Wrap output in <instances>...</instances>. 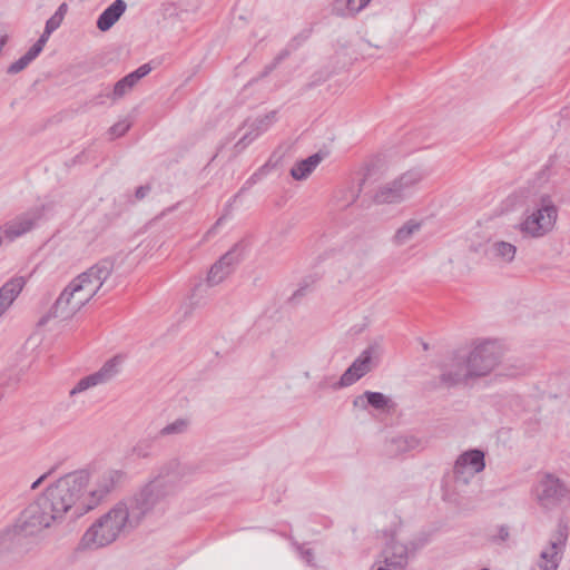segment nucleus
Here are the masks:
<instances>
[{"instance_id":"nucleus-1","label":"nucleus","mask_w":570,"mask_h":570,"mask_svg":"<svg viewBox=\"0 0 570 570\" xmlns=\"http://www.w3.org/2000/svg\"><path fill=\"white\" fill-rule=\"evenodd\" d=\"M57 521L48 503L39 497L20 513L14 524L0 531V561L24 556L32 549L35 538Z\"/></svg>"},{"instance_id":"nucleus-2","label":"nucleus","mask_w":570,"mask_h":570,"mask_svg":"<svg viewBox=\"0 0 570 570\" xmlns=\"http://www.w3.org/2000/svg\"><path fill=\"white\" fill-rule=\"evenodd\" d=\"M88 483L89 473L86 470L75 471L49 485L40 497L59 521L69 512L72 518H79L86 513L79 508L85 504L83 491Z\"/></svg>"},{"instance_id":"nucleus-3","label":"nucleus","mask_w":570,"mask_h":570,"mask_svg":"<svg viewBox=\"0 0 570 570\" xmlns=\"http://www.w3.org/2000/svg\"><path fill=\"white\" fill-rule=\"evenodd\" d=\"M138 527V522L121 500L92 523L82 535L81 543L88 549L104 548Z\"/></svg>"},{"instance_id":"nucleus-4","label":"nucleus","mask_w":570,"mask_h":570,"mask_svg":"<svg viewBox=\"0 0 570 570\" xmlns=\"http://www.w3.org/2000/svg\"><path fill=\"white\" fill-rule=\"evenodd\" d=\"M175 493L176 487L173 484L161 483L160 480L151 479L132 495L122 500L140 525L149 514L165 511L169 498Z\"/></svg>"},{"instance_id":"nucleus-5","label":"nucleus","mask_w":570,"mask_h":570,"mask_svg":"<svg viewBox=\"0 0 570 570\" xmlns=\"http://www.w3.org/2000/svg\"><path fill=\"white\" fill-rule=\"evenodd\" d=\"M557 218L558 208L553 200L549 195H542L532 210L524 212L517 228L525 238H541L553 229Z\"/></svg>"},{"instance_id":"nucleus-6","label":"nucleus","mask_w":570,"mask_h":570,"mask_svg":"<svg viewBox=\"0 0 570 570\" xmlns=\"http://www.w3.org/2000/svg\"><path fill=\"white\" fill-rule=\"evenodd\" d=\"M425 176L426 173L422 168H411L392 181L380 186L374 195V202L376 204H400L412 195Z\"/></svg>"},{"instance_id":"nucleus-7","label":"nucleus","mask_w":570,"mask_h":570,"mask_svg":"<svg viewBox=\"0 0 570 570\" xmlns=\"http://www.w3.org/2000/svg\"><path fill=\"white\" fill-rule=\"evenodd\" d=\"M534 497L538 504L552 510L564 501H570V489L558 476L546 473L537 483Z\"/></svg>"},{"instance_id":"nucleus-8","label":"nucleus","mask_w":570,"mask_h":570,"mask_svg":"<svg viewBox=\"0 0 570 570\" xmlns=\"http://www.w3.org/2000/svg\"><path fill=\"white\" fill-rule=\"evenodd\" d=\"M127 479L121 470H108L97 480L95 488L85 497V504L80 505L81 512H89L105 501L115 490L120 488Z\"/></svg>"},{"instance_id":"nucleus-9","label":"nucleus","mask_w":570,"mask_h":570,"mask_svg":"<svg viewBox=\"0 0 570 570\" xmlns=\"http://www.w3.org/2000/svg\"><path fill=\"white\" fill-rule=\"evenodd\" d=\"M466 357L474 376H485L499 364L502 357V347L497 341L487 340L475 345Z\"/></svg>"},{"instance_id":"nucleus-10","label":"nucleus","mask_w":570,"mask_h":570,"mask_svg":"<svg viewBox=\"0 0 570 570\" xmlns=\"http://www.w3.org/2000/svg\"><path fill=\"white\" fill-rule=\"evenodd\" d=\"M485 468L484 453L481 450L473 449L462 453L455 461L453 474L456 482L463 484Z\"/></svg>"},{"instance_id":"nucleus-11","label":"nucleus","mask_w":570,"mask_h":570,"mask_svg":"<svg viewBox=\"0 0 570 570\" xmlns=\"http://www.w3.org/2000/svg\"><path fill=\"white\" fill-rule=\"evenodd\" d=\"M115 267V258L106 257L100 259L94 266L88 268L86 272L79 274L75 282L78 284L81 282V286L95 289V295L101 289L104 283L111 275Z\"/></svg>"},{"instance_id":"nucleus-12","label":"nucleus","mask_w":570,"mask_h":570,"mask_svg":"<svg viewBox=\"0 0 570 570\" xmlns=\"http://www.w3.org/2000/svg\"><path fill=\"white\" fill-rule=\"evenodd\" d=\"M475 377L471 371V364L465 355L454 354L451 363L444 365L440 375V382L448 386H454Z\"/></svg>"},{"instance_id":"nucleus-13","label":"nucleus","mask_w":570,"mask_h":570,"mask_svg":"<svg viewBox=\"0 0 570 570\" xmlns=\"http://www.w3.org/2000/svg\"><path fill=\"white\" fill-rule=\"evenodd\" d=\"M119 364H120L119 357L115 356V357L110 358L102 365V367L99 371H97L88 376L82 377L70 390V395L81 393L90 387L109 382L112 377H115L118 374Z\"/></svg>"},{"instance_id":"nucleus-14","label":"nucleus","mask_w":570,"mask_h":570,"mask_svg":"<svg viewBox=\"0 0 570 570\" xmlns=\"http://www.w3.org/2000/svg\"><path fill=\"white\" fill-rule=\"evenodd\" d=\"M382 561L374 564V570H404L407 566V547L393 539L382 551Z\"/></svg>"},{"instance_id":"nucleus-15","label":"nucleus","mask_w":570,"mask_h":570,"mask_svg":"<svg viewBox=\"0 0 570 570\" xmlns=\"http://www.w3.org/2000/svg\"><path fill=\"white\" fill-rule=\"evenodd\" d=\"M41 216L42 208H33L22 213L3 226L4 236L9 239L22 236L33 228L36 222L39 220Z\"/></svg>"},{"instance_id":"nucleus-16","label":"nucleus","mask_w":570,"mask_h":570,"mask_svg":"<svg viewBox=\"0 0 570 570\" xmlns=\"http://www.w3.org/2000/svg\"><path fill=\"white\" fill-rule=\"evenodd\" d=\"M77 312H79L78 307L73 303V299L68 293V289L65 288L49 312L39 320V325L47 324L51 318L69 320Z\"/></svg>"},{"instance_id":"nucleus-17","label":"nucleus","mask_w":570,"mask_h":570,"mask_svg":"<svg viewBox=\"0 0 570 570\" xmlns=\"http://www.w3.org/2000/svg\"><path fill=\"white\" fill-rule=\"evenodd\" d=\"M26 285L22 276L12 277L0 287V316L11 306Z\"/></svg>"},{"instance_id":"nucleus-18","label":"nucleus","mask_w":570,"mask_h":570,"mask_svg":"<svg viewBox=\"0 0 570 570\" xmlns=\"http://www.w3.org/2000/svg\"><path fill=\"white\" fill-rule=\"evenodd\" d=\"M127 9V3L124 0H115L108 6L97 19V28L105 32L112 28V26L120 19Z\"/></svg>"},{"instance_id":"nucleus-19","label":"nucleus","mask_w":570,"mask_h":570,"mask_svg":"<svg viewBox=\"0 0 570 570\" xmlns=\"http://www.w3.org/2000/svg\"><path fill=\"white\" fill-rule=\"evenodd\" d=\"M183 466L179 460L170 459L163 463L153 480H160L161 483L173 484L177 488L178 481L183 478Z\"/></svg>"},{"instance_id":"nucleus-20","label":"nucleus","mask_w":570,"mask_h":570,"mask_svg":"<svg viewBox=\"0 0 570 570\" xmlns=\"http://www.w3.org/2000/svg\"><path fill=\"white\" fill-rule=\"evenodd\" d=\"M323 158H324V155L322 153H315V154L308 156L307 158L297 161L291 168V171H289L291 176L295 180L306 179L315 170V168L321 164Z\"/></svg>"},{"instance_id":"nucleus-21","label":"nucleus","mask_w":570,"mask_h":570,"mask_svg":"<svg viewBox=\"0 0 570 570\" xmlns=\"http://www.w3.org/2000/svg\"><path fill=\"white\" fill-rule=\"evenodd\" d=\"M390 402L391 400L381 392L365 391L354 399L353 405L362 410H366L367 406L375 410H384L389 406Z\"/></svg>"},{"instance_id":"nucleus-22","label":"nucleus","mask_w":570,"mask_h":570,"mask_svg":"<svg viewBox=\"0 0 570 570\" xmlns=\"http://www.w3.org/2000/svg\"><path fill=\"white\" fill-rule=\"evenodd\" d=\"M381 354L380 344L375 343L370 345L362 354L350 365L353 371H356L362 377L371 371V362L373 357H379Z\"/></svg>"},{"instance_id":"nucleus-23","label":"nucleus","mask_w":570,"mask_h":570,"mask_svg":"<svg viewBox=\"0 0 570 570\" xmlns=\"http://www.w3.org/2000/svg\"><path fill=\"white\" fill-rule=\"evenodd\" d=\"M487 253L491 255L492 258L500 259L504 263H511L515 257L517 247L504 240H495L489 246Z\"/></svg>"},{"instance_id":"nucleus-24","label":"nucleus","mask_w":570,"mask_h":570,"mask_svg":"<svg viewBox=\"0 0 570 570\" xmlns=\"http://www.w3.org/2000/svg\"><path fill=\"white\" fill-rule=\"evenodd\" d=\"M370 1L371 0H335L332 11L341 17L355 16L363 10Z\"/></svg>"},{"instance_id":"nucleus-25","label":"nucleus","mask_w":570,"mask_h":570,"mask_svg":"<svg viewBox=\"0 0 570 570\" xmlns=\"http://www.w3.org/2000/svg\"><path fill=\"white\" fill-rule=\"evenodd\" d=\"M66 288L79 311L95 296V289L88 288L87 286L83 287L81 286V282L78 284L73 279Z\"/></svg>"},{"instance_id":"nucleus-26","label":"nucleus","mask_w":570,"mask_h":570,"mask_svg":"<svg viewBox=\"0 0 570 570\" xmlns=\"http://www.w3.org/2000/svg\"><path fill=\"white\" fill-rule=\"evenodd\" d=\"M421 440L413 435H400L390 442V452L394 454L404 453L420 448Z\"/></svg>"},{"instance_id":"nucleus-27","label":"nucleus","mask_w":570,"mask_h":570,"mask_svg":"<svg viewBox=\"0 0 570 570\" xmlns=\"http://www.w3.org/2000/svg\"><path fill=\"white\" fill-rule=\"evenodd\" d=\"M421 229V223L414 219L407 220L404 225H402L393 236V243L395 245H404L406 244L415 233Z\"/></svg>"},{"instance_id":"nucleus-28","label":"nucleus","mask_w":570,"mask_h":570,"mask_svg":"<svg viewBox=\"0 0 570 570\" xmlns=\"http://www.w3.org/2000/svg\"><path fill=\"white\" fill-rule=\"evenodd\" d=\"M190 421L187 417H179L159 430L157 436H170L184 434L188 431Z\"/></svg>"},{"instance_id":"nucleus-29","label":"nucleus","mask_w":570,"mask_h":570,"mask_svg":"<svg viewBox=\"0 0 570 570\" xmlns=\"http://www.w3.org/2000/svg\"><path fill=\"white\" fill-rule=\"evenodd\" d=\"M157 436L140 439L131 449V454L138 459H148L153 454L154 444Z\"/></svg>"},{"instance_id":"nucleus-30","label":"nucleus","mask_w":570,"mask_h":570,"mask_svg":"<svg viewBox=\"0 0 570 570\" xmlns=\"http://www.w3.org/2000/svg\"><path fill=\"white\" fill-rule=\"evenodd\" d=\"M240 261L239 245H235L230 250L224 254L218 263L224 266L228 275L232 273L233 267Z\"/></svg>"},{"instance_id":"nucleus-31","label":"nucleus","mask_w":570,"mask_h":570,"mask_svg":"<svg viewBox=\"0 0 570 570\" xmlns=\"http://www.w3.org/2000/svg\"><path fill=\"white\" fill-rule=\"evenodd\" d=\"M36 58L37 56L32 51L28 50L21 58H19L17 61H14L8 67L7 73L16 75L22 71Z\"/></svg>"},{"instance_id":"nucleus-32","label":"nucleus","mask_w":570,"mask_h":570,"mask_svg":"<svg viewBox=\"0 0 570 570\" xmlns=\"http://www.w3.org/2000/svg\"><path fill=\"white\" fill-rule=\"evenodd\" d=\"M227 276L228 273L224 266L216 262L209 269L207 283L209 286H214L223 282Z\"/></svg>"},{"instance_id":"nucleus-33","label":"nucleus","mask_w":570,"mask_h":570,"mask_svg":"<svg viewBox=\"0 0 570 570\" xmlns=\"http://www.w3.org/2000/svg\"><path fill=\"white\" fill-rule=\"evenodd\" d=\"M362 376L357 374L356 371L352 370V366H348L347 370L342 374L341 379L337 382H335L332 386L335 390L346 387L354 384Z\"/></svg>"},{"instance_id":"nucleus-34","label":"nucleus","mask_w":570,"mask_h":570,"mask_svg":"<svg viewBox=\"0 0 570 570\" xmlns=\"http://www.w3.org/2000/svg\"><path fill=\"white\" fill-rule=\"evenodd\" d=\"M131 90V87L121 78L114 85V89L111 91H106V97L114 101L122 98Z\"/></svg>"},{"instance_id":"nucleus-35","label":"nucleus","mask_w":570,"mask_h":570,"mask_svg":"<svg viewBox=\"0 0 570 570\" xmlns=\"http://www.w3.org/2000/svg\"><path fill=\"white\" fill-rule=\"evenodd\" d=\"M275 117V112H269L265 115L264 117L256 118L254 121L249 124V127H253L255 132L261 135L262 132L266 131L269 125L273 122Z\"/></svg>"},{"instance_id":"nucleus-36","label":"nucleus","mask_w":570,"mask_h":570,"mask_svg":"<svg viewBox=\"0 0 570 570\" xmlns=\"http://www.w3.org/2000/svg\"><path fill=\"white\" fill-rule=\"evenodd\" d=\"M249 130L246 131L243 137L235 144V148L237 151H242L244 148H246L252 141H254L259 135L255 132L253 127H249Z\"/></svg>"},{"instance_id":"nucleus-37","label":"nucleus","mask_w":570,"mask_h":570,"mask_svg":"<svg viewBox=\"0 0 570 570\" xmlns=\"http://www.w3.org/2000/svg\"><path fill=\"white\" fill-rule=\"evenodd\" d=\"M249 130L246 131L243 137L235 144V148L237 151H242L244 148H246L252 141H254L259 135L255 132L253 127H249Z\"/></svg>"},{"instance_id":"nucleus-38","label":"nucleus","mask_w":570,"mask_h":570,"mask_svg":"<svg viewBox=\"0 0 570 570\" xmlns=\"http://www.w3.org/2000/svg\"><path fill=\"white\" fill-rule=\"evenodd\" d=\"M510 537V530L508 525H499L497 527V532L489 534V540L492 543H502L505 542Z\"/></svg>"},{"instance_id":"nucleus-39","label":"nucleus","mask_w":570,"mask_h":570,"mask_svg":"<svg viewBox=\"0 0 570 570\" xmlns=\"http://www.w3.org/2000/svg\"><path fill=\"white\" fill-rule=\"evenodd\" d=\"M50 35H47V29H45L43 33L40 36V38L31 46L29 49L32 51L37 57L42 51L46 42L48 41Z\"/></svg>"},{"instance_id":"nucleus-40","label":"nucleus","mask_w":570,"mask_h":570,"mask_svg":"<svg viewBox=\"0 0 570 570\" xmlns=\"http://www.w3.org/2000/svg\"><path fill=\"white\" fill-rule=\"evenodd\" d=\"M50 35H47V29H45L43 33L40 36V38L31 46L29 49L32 51L37 57L42 51L46 42L48 41Z\"/></svg>"},{"instance_id":"nucleus-41","label":"nucleus","mask_w":570,"mask_h":570,"mask_svg":"<svg viewBox=\"0 0 570 570\" xmlns=\"http://www.w3.org/2000/svg\"><path fill=\"white\" fill-rule=\"evenodd\" d=\"M130 128V124L127 121H119L110 127L109 131L114 137H120L125 135Z\"/></svg>"},{"instance_id":"nucleus-42","label":"nucleus","mask_w":570,"mask_h":570,"mask_svg":"<svg viewBox=\"0 0 570 570\" xmlns=\"http://www.w3.org/2000/svg\"><path fill=\"white\" fill-rule=\"evenodd\" d=\"M160 10L165 18L178 16V8L175 2H164L160 7Z\"/></svg>"},{"instance_id":"nucleus-43","label":"nucleus","mask_w":570,"mask_h":570,"mask_svg":"<svg viewBox=\"0 0 570 570\" xmlns=\"http://www.w3.org/2000/svg\"><path fill=\"white\" fill-rule=\"evenodd\" d=\"M61 22H62V20H61L60 13L53 14L52 17H50L47 20L46 27H45V29H47V35H51L55 30H57L60 27Z\"/></svg>"},{"instance_id":"nucleus-44","label":"nucleus","mask_w":570,"mask_h":570,"mask_svg":"<svg viewBox=\"0 0 570 570\" xmlns=\"http://www.w3.org/2000/svg\"><path fill=\"white\" fill-rule=\"evenodd\" d=\"M151 71V67L149 63H144L138 67L131 75L139 81L141 78L146 77Z\"/></svg>"},{"instance_id":"nucleus-45","label":"nucleus","mask_w":570,"mask_h":570,"mask_svg":"<svg viewBox=\"0 0 570 570\" xmlns=\"http://www.w3.org/2000/svg\"><path fill=\"white\" fill-rule=\"evenodd\" d=\"M151 190V186L149 184L139 186L136 189L135 198L136 200H142Z\"/></svg>"},{"instance_id":"nucleus-46","label":"nucleus","mask_w":570,"mask_h":570,"mask_svg":"<svg viewBox=\"0 0 570 570\" xmlns=\"http://www.w3.org/2000/svg\"><path fill=\"white\" fill-rule=\"evenodd\" d=\"M106 91H110L109 88H105L102 89L98 95H96L92 99H91V102L96 106L98 105H102L105 102V98L106 97Z\"/></svg>"},{"instance_id":"nucleus-47","label":"nucleus","mask_w":570,"mask_h":570,"mask_svg":"<svg viewBox=\"0 0 570 570\" xmlns=\"http://www.w3.org/2000/svg\"><path fill=\"white\" fill-rule=\"evenodd\" d=\"M52 470L43 473L42 475H40L32 484H31V490H36L37 488L40 487V484H42V482L50 475Z\"/></svg>"},{"instance_id":"nucleus-48","label":"nucleus","mask_w":570,"mask_h":570,"mask_svg":"<svg viewBox=\"0 0 570 570\" xmlns=\"http://www.w3.org/2000/svg\"><path fill=\"white\" fill-rule=\"evenodd\" d=\"M291 55L289 49H283L274 59V61L279 65L284 59H286Z\"/></svg>"},{"instance_id":"nucleus-49","label":"nucleus","mask_w":570,"mask_h":570,"mask_svg":"<svg viewBox=\"0 0 570 570\" xmlns=\"http://www.w3.org/2000/svg\"><path fill=\"white\" fill-rule=\"evenodd\" d=\"M307 284L299 286V288L293 293L291 299L296 301L297 298L302 297L305 294V289L307 288Z\"/></svg>"},{"instance_id":"nucleus-50","label":"nucleus","mask_w":570,"mask_h":570,"mask_svg":"<svg viewBox=\"0 0 570 570\" xmlns=\"http://www.w3.org/2000/svg\"><path fill=\"white\" fill-rule=\"evenodd\" d=\"M299 551L303 556V558L308 562L311 563L312 562V559H313V551L311 549H303L302 547H299Z\"/></svg>"},{"instance_id":"nucleus-51","label":"nucleus","mask_w":570,"mask_h":570,"mask_svg":"<svg viewBox=\"0 0 570 570\" xmlns=\"http://www.w3.org/2000/svg\"><path fill=\"white\" fill-rule=\"evenodd\" d=\"M124 80L129 85V87H131V89L138 82L137 79L131 75V72L125 76Z\"/></svg>"},{"instance_id":"nucleus-52","label":"nucleus","mask_w":570,"mask_h":570,"mask_svg":"<svg viewBox=\"0 0 570 570\" xmlns=\"http://www.w3.org/2000/svg\"><path fill=\"white\" fill-rule=\"evenodd\" d=\"M550 567V561L549 560H543L541 559L538 563H537V568L534 570H544L546 568L549 569Z\"/></svg>"},{"instance_id":"nucleus-53","label":"nucleus","mask_w":570,"mask_h":570,"mask_svg":"<svg viewBox=\"0 0 570 570\" xmlns=\"http://www.w3.org/2000/svg\"><path fill=\"white\" fill-rule=\"evenodd\" d=\"M278 65L273 61L272 63L267 65L264 69L263 77L267 76L269 72H272Z\"/></svg>"},{"instance_id":"nucleus-54","label":"nucleus","mask_w":570,"mask_h":570,"mask_svg":"<svg viewBox=\"0 0 570 570\" xmlns=\"http://www.w3.org/2000/svg\"><path fill=\"white\" fill-rule=\"evenodd\" d=\"M67 3H61L58 8V10L55 12V14H59L61 17V20H63L65 13L67 12Z\"/></svg>"},{"instance_id":"nucleus-55","label":"nucleus","mask_w":570,"mask_h":570,"mask_svg":"<svg viewBox=\"0 0 570 570\" xmlns=\"http://www.w3.org/2000/svg\"><path fill=\"white\" fill-rule=\"evenodd\" d=\"M318 387H320L321 390L326 389V387H327V380H326V379H324L323 381H321V382L318 383Z\"/></svg>"},{"instance_id":"nucleus-56","label":"nucleus","mask_w":570,"mask_h":570,"mask_svg":"<svg viewBox=\"0 0 570 570\" xmlns=\"http://www.w3.org/2000/svg\"><path fill=\"white\" fill-rule=\"evenodd\" d=\"M257 176H258V174H257V173H256V174H254V175L248 179L247 184H252V183H254V181L256 180V177H257Z\"/></svg>"},{"instance_id":"nucleus-57","label":"nucleus","mask_w":570,"mask_h":570,"mask_svg":"<svg viewBox=\"0 0 570 570\" xmlns=\"http://www.w3.org/2000/svg\"><path fill=\"white\" fill-rule=\"evenodd\" d=\"M269 163L265 164L264 166H262V168L259 169V171H264L267 167H268Z\"/></svg>"},{"instance_id":"nucleus-58","label":"nucleus","mask_w":570,"mask_h":570,"mask_svg":"<svg viewBox=\"0 0 570 570\" xmlns=\"http://www.w3.org/2000/svg\"><path fill=\"white\" fill-rule=\"evenodd\" d=\"M305 377L308 379L309 377V373L308 372H305Z\"/></svg>"},{"instance_id":"nucleus-59","label":"nucleus","mask_w":570,"mask_h":570,"mask_svg":"<svg viewBox=\"0 0 570 570\" xmlns=\"http://www.w3.org/2000/svg\"><path fill=\"white\" fill-rule=\"evenodd\" d=\"M481 570H490V569H488V568H483V569H481Z\"/></svg>"},{"instance_id":"nucleus-60","label":"nucleus","mask_w":570,"mask_h":570,"mask_svg":"<svg viewBox=\"0 0 570 570\" xmlns=\"http://www.w3.org/2000/svg\"><path fill=\"white\" fill-rule=\"evenodd\" d=\"M372 570H374V568Z\"/></svg>"}]
</instances>
